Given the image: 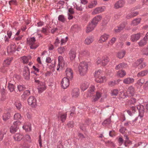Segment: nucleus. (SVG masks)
Wrapping results in <instances>:
<instances>
[{
  "label": "nucleus",
  "mask_w": 148,
  "mask_h": 148,
  "mask_svg": "<svg viewBox=\"0 0 148 148\" xmlns=\"http://www.w3.org/2000/svg\"><path fill=\"white\" fill-rule=\"evenodd\" d=\"M58 118H60L62 122H64L66 120L67 117V114L65 113H59V114L58 115Z\"/></svg>",
  "instance_id": "obj_19"
},
{
  "label": "nucleus",
  "mask_w": 148,
  "mask_h": 148,
  "mask_svg": "<svg viewBox=\"0 0 148 148\" xmlns=\"http://www.w3.org/2000/svg\"><path fill=\"white\" fill-rule=\"evenodd\" d=\"M95 79L97 82L101 83L104 82V81H106V77L104 76H101L95 78Z\"/></svg>",
  "instance_id": "obj_26"
},
{
  "label": "nucleus",
  "mask_w": 148,
  "mask_h": 148,
  "mask_svg": "<svg viewBox=\"0 0 148 148\" xmlns=\"http://www.w3.org/2000/svg\"><path fill=\"white\" fill-rule=\"evenodd\" d=\"M58 52L60 54H62L64 53V51L65 50V48L64 47H60L58 49Z\"/></svg>",
  "instance_id": "obj_54"
},
{
  "label": "nucleus",
  "mask_w": 148,
  "mask_h": 148,
  "mask_svg": "<svg viewBox=\"0 0 148 148\" xmlns=\"http://www.w3.org/2000/svg\"><path fill=\"white\" fill-rule=\"evenodd\" d=\"M97 5V2L96 0H94L91 1L88 5L89 8H92L95 7Z\"/></svg>",
  "instance_id": "obj_35"
},
{
  "label": "nucleus",
  "mask_w": 148,
  "mask_h": 148,
  "mask_svg": "<svg viewBox=\"0 0 148 148\" xmlns=\"http://www.w3.org/2000/svg\"><path fill=\"white\" fill-rule=\"evenodd\" d=\"M23 127L26 131H30L31 130V125L30 124H28L27 125H24Z\"/></svg>",
  "instance_id": "obj_42"
},
{
  "label": "nucleus",
  "mask_w": 148,
  "mask_h": 148,
  "mask_svg": "<svg viewBox=\"0 0 148 148\" xmlns=\"http://www.w3.org/2000/svg\"><path fill=\"white\" fill-rule=\"evenodd\" d=\"M8 87L10 92L13 91L15 89L14 86L11 83L9 84Z\"/></svg>",
  "instance_id": "obj_46"
},
{
  "label": "nucleus",
  "mask_w": 148,
  "mask_h": 148,
  "mask_svg": "<svg viewBox=\"0 0 148 148\" xmlns=\"http://www.w3.org/2000/svg\"><path fill=\"white\" fill-rule=\"evenodd\" d=\"M23 135L20 134L18 133L16 134L14 136V138L16 141H20L23 138Z\"/></svg>",
  "instance_id": "obj_28"
},
{
  "label": "nucleus",
  "mask_w": 148,
  "mask_h": 148,
  "mask_svg": "<svg viewBox=\"0 0 148 148\" xmlns=\"http://www.w3.org/2000/svg\"><path fill=\"white\" fill-rule=\"evenodd\" d=\"M14 119L21 120L22 119L21 114L18 113L15 114L14 116Z\"/></svg>",
  "instance_id": "obj_43"
},
{
  "label": "nucleus",
  "mask_w": 148,
  "mask_h": 148,
  "mask_svg": "<svg viewBox=\"0 0 148 148\" xmlns=\"http://www.w3.org/2000/svg\"><path fill=\"white\" fill-rule=\"evenodd\" d=\"M145 82V80L143 79H141L139 80H138L137 83V84L140 86H142L143 84Z\"/></svg>",
  "instance_id": "obj_58"
},
{
  "label": "nucleus",
  "mask_w": 148,
  "mask_h": 148,
  "mask_svg": "<svg viewBox=\"0 0 148 148\" xmlns=\"http://www.w3.org/2000/svg\"><path fill=\"white\" fill-rule=\"evenodd\" d=\"M21 122L19 120L14 122L10 128V132L12 133H14L15 132L18 130V126L21 124Z\"/></svg>",
  "instance_id": "obj_6"
},
{
  "label": "nucleus",
  "mask_w": 148,
  "mask_h": 148,
  "mask_svg": "<svg viewBox=\"0 0 148 148\" xmlns=\"http://www.w3.org/2000/svg\"><path fill=\"white\" fill-rule=\"evenodd\" d=\"M106 9L105 6L97 7L94 9L92 12L93 15L96 14L104 12Z\"/></svg>",
  "instance_id": "obj_10"
},
{
  "label": "nucleus",
  "mask_w": 148,
  "mask_h": 148,
  "mask_svg": "<svg viewBox=\"0 0 148 148\" xmlns=\"http://www.w3.org/2000/svg\"><path fill=\"white\" fill-rule=\"evenodd\" d=\"M126 24V23H124L121 24L119 27L115 29V32L118 33L120 32L124 28H125Z\"/></svg>",
  "instance_id": "obj_23"
},
{
  "label": "nucleus",
  "mask_w": 148,
  "mask_h": 148,
  "mask_svg": "<svg viewBox=\"0 0 148 148\" xmlns=\"http://www.w3.org/2000/svg\"><path fill=\"white\" fill-rule=\"evenodd\" d=\"M67 40L68 38L67 37L64 38L62 39L61 40V44L62 45L64 44L67 41Z\"/></svg>",
  "instance_id": "obj_61"
},
{
  "label": "nucleus",
  "mask_w": 148,
  "mask_h": 148,
  "mask_svg": "<svg viewBox=\"0 0 148 148\" xmlns=\"http://www.w3.org/2000/svg\"><path fill=\"white\" fill-rule=\"evenodd\" d=\"M109 37V35L106 34H104L100 37L99 40V42L102 43L107 40Z\"/></svg>",
  "instance_id": "obj_22"
},
{
  "label": "nucleus",
  "mask_w": 148,
  "mask_h": 148,
  "mask_svg": "<svg viewBox=\"0 0 148 148\" xmlns=\"http://www.w3.org/2000/svg\"><path fill=\"white\" fill-rule=\"evenodd\" d=\"M79 91L78 88H74L72 91L71 95L73 97H77L79 96Z\"/></svg>",
  "instance_id": "obj_17"
},
{
  "label": "nucleus",
  "mask_w": 148,
  "mask_h": 148,
  "mask_svg": "<svg viewBox=\"0 0 148 148\" xmlns=\"http://www.w3.org/2000/svg\"><path fill=\"white\" fill-rule=\"evenodd\" d=\"M58 64L57 67V70L58 71L61 70L64 67L65 61L63 57L60 56L58 58Z\"/></svg>",
  "instance_id": "obj_7"
},
{
  "label": "nucleus",
  "mask_w": 148,
  "mask_h": 148,
  "mask_svg": "<svg viewBox=\"0 0 148 148\" xmlns=\"http://www.w3.org/2000/svg\"><path fill=\"white\" fill-rule=\"evenodd\" d=\"M127 65L124 63H121L117 65L115 67V69L116 70H118L121 68H123L126 67Z\"/></svg>",
  "instance_id": "obj_40"
},
{
  "label": "nucleus",
  "mask_w": 148,
  "mask_h": 148,
  "mask_svg": "<svg viewBox=\"0 0 148 148\" xmlns=\"http://www.w3.org/2000/svg\"><path fill=\"white\" fill-rule=\"evenodd\" d=\"M6 66L3 65V67L0 69V71L3 73L6 72V69L5 68V67Z\"/></svg>",
  "instance_id": "obj_60"
},
{
  "label": "nucleus",
  "mask_w": 148,
  "mask_h": 148,
  "mask_svg": "<svg viewBox=\"0 0 148 148\" xmlns=\"http://www.w3.org/2000/svg\"><path fill=\"white\" fill-rule=\"evenodd\" d=\"M79 71L80 74L81 75H85L88 70V64L87 62H81L79 66Z\"/></svg>",
  "instance_id": "obj_3"
},
{
  "label": "nucleus",
  "mask_w": 148,
  "mask_h": 148,
  "mask_svg": "<svg viewBox=\"0 0 148 148\" xmlns=\"http://www.w3.org/2000/svg\"><path fill=\"white\" fill-rule=\"evenodd\" d=\"M125 52L124 51H122L119 52L117 54V56L119 58H123L125 55Z\"/></svg>",
  "instance_id": "obj_41"
},
{
  "label": "nucleus",
  "mask_w": 148,
  "mask_h": 148,
  "mask_svg": "<svg viewBox=\"0 0 148 148\" xmlns=\"http://www.w3.org/2000/svg\"><path fill=\"white\" fill-rule=\"evenodd\" d=\"M142 52L143 54L148 55V45L145 48L142 49Z\"/></svg>",
  "instance_id": "obj_47"
},
{
  "label": "nucleus",
  "mask_w": 148,
  "mask_h": 148,
  "mask_svg": "<svg viewBox=\"0 0 148 148\" xmlns=\"http://www.w3.org/2000/svg\"><path fill=\"white\" fill-rule=\"evenodd\" d=\"M28 104L32 107H35L37 105L36 100L34 97L31 96L27 99Z\"/></svg>",
  "instance_id": "obj_8"
},
{
  "label": "nucleus",
  "mask_w": 148,
  "mask_h": 148,
  "mask_svg": "<svg viewBox=\"0 0 148 148\" xmlns=\"http://www.w3.org/2000/svg\"><path fill=\"white\" fill-rule=\"evenodd\" d=\"M115 82H116L115 81H110L109 82L108 84L110 86L112 87L114 86L116 84Z\"/></svg>",
  "instance_id": "obj_63"
},
{
  "label": "nucleus",
  "mask_w": 148,
  "mask_h": 148,
  "mask_svg": "<svg viewBox=\"0 0 148 148\" xmlns=\"http://www.w3.org/2000/svg\"><path fill=\"white\" fill-rule=\"evenodd\" d=\"M35 82L38 84V89L39 93H41L46 89V86L44 83L40 82L39 79L37 78L35 79Z\"/></svg>",
  "instance_id": "obj_5"
},
{
  "label": "nucleus",
  "mask_w": 148,
  "mask_h": 148,
  "mask_svg": "<svg viewBox=\"0 0 148 148\" xmlns=\"http://www.w3.org/2000/svg\"><path fill=\"white\" fill-rule=\"evenodd\" d=\"M126 140H125L124 142V145L125 146H127V145L130 144V141L129 140L127 136H125Z\"/></svg>",
  "instance_id": "obj_53"
},
{
  "label": "nucleus",
  "mask_w": 148,
  "mask_h": 148,
  "mask_svg": "<svg viewBox=\"0 0 148 148\" xmlns=\"http://www.w3.org/2000/svg\"><path fill=\"white\" fill-rule=\"evenodd\" d=\"M136 101V100L134 98H131L130 100L129 101L128 103L130 105H134Z\"/></svg>",
  "instance_id": "obj_51"
},
{
  "label": "nucleus",
  "mask_w": 148,
  "mask_h": 148,
  "mask_svg": "<svg viewBox=\"0 0 148 148\" xmlns=\"http://www.w3.org/2000/svg\"><path fill=\"white\" fill-rule=\"evenodd\" d=\"M147 40L145 39V38H144L141 40L139 42H138V44L140 47H143L147 43Z\"/></svg>",
  "instance_id": "obj_32"
},
{
  "label": "nucleus",
  "mask_w": 148,
  "mask_h": 148,
  "mask_svg": "<svg viewBox=\"0 0 148 148\" xmlns=\"http://www.w3.org/2000/svg\"><path fill=\"white\" fill-rule=\"evenodd\" d=\"M76 51L74 49H72L69 51V55L71 60L73 61L74 60L76 57Z\"/></svg>",
  "instance_id": "obj_14"
},
{
  "label": "nucleus",
  "mask_w": 148,
  "mask_h": 148,
  "mask_svg": "<svg viewBox=\"0 0 148 148\" xmlns=\"http://www.w3.org/2000/svg\"><path fill=\"white\" fill-rule=\"evenodd\" d=\"M10 111L9 110L5 111L3 116V119L4 121H6L10 118Z\"/></svg>",
  "instance_id": "obj_20"
},
{
  "label": "nucleus",
  "mask_w": 148,
  "mask_h": 148,
  "mask_svg": "<svg viewBox=\"0 0 148 148\" xmlns=\"http://www.w3.org/2000/svg\"><path fill=\"white\" fill-rule=\"evenodd\" d=\"M143 61V59H141L138 60L133 64V66L135 67L138 66L140 68H144L145 66L147 64L145 62H142Z\"/></svg>",
  "instance_id": "obj_9"
},
{
  "label": "nucleus",
  "mask_w": 148,
  "mask_h": 148,
  "mask_svg": "<svg viewBox=\"0 0 148 148\" xmlns=\"http://www.w3.org/2000/svg\"><path fill=\"white\" fill-rule=\"evenodd\" d=\"M101 71L100 70H99L97 71H96L95 72L94 75V77H95V78L101 76L100 75L101 73Z\"/></svg>",
  "instance_id": "obj_48"
},
{
  "label": "nucleus",
  "mask_w": 148,
  "mask_h": 148,
  "mask_svg": "<svg viewBox=\"0 0 148 148\" xmlns=\"http://www.w3.org/2000/svg\"><path fill=\"white\" fill-rule=\"evenodd\" d=\"M15 105L17 108L18 110H20L21 108V105L20 101H17L15 102Z\"/></svg>",
  "instance_id": "obj_52"
},
{
  "label": "nucleus",
  "mask_w": 148,
  "mask_h": 148,
  "mask_svg": "<svg viewBox=\"0 0 148 148\" xmlns=\"http://www.w3.org/2000/svg\"><path fill=\"white\" fill-rule=\"evenodd\" d=\"M58 19L60 21L63 22H64L65 21V19L64 16L63 15H59L58 18Z\"/></svg>",
  "instance_id": "obj_56"
},
{
  "label": "nucleus",
  "mask_w": 148,
  "mask_h": 148,
  "mask_svg": "<svg viewBox=\"0 0 148 148\" xmlns=\"http://www.w3.org/2000/svg\"><path fill=\"white\" fill-rule=\"evenodd\" d=\"M109 61V59L107 57H103L102 58V65H106Z\"/></svg>",
  "instance_id": "obj_29"
},
{
  "label": "nucleus",
  "mask_w": 148,
  "mask_h": 148,
  "mask_svg": "<svg viewBox=\"0 0 148 148\" xmlns=\"http://www.w3.org/2000/svg\"><path fill=\"white\" fill-rule=\"evenodd\" d=\"M101 19L102 16H101L97 15L93 19L92 21L97 25L98 22L101 20Z\"/></svg>",
  "instance_id": "obj_25"
},
{
  "label": "nucleus",
  "mask_w": 148,
  "mask_h": 148,
  "mask_svg": "<svg viewBox=\"0 0 148 148\" xmlns=\"http://www.w3.org/2000/svg\"><path fill=\"white\" fill-rule=\"evenodd\" d=\"M95 88L94 86H91L88 89L86 95L87 97H91L92 101L93 102L97 101L101 97V95L99 92H95Z\"/></svg>",
  "instance_id": "obj_1"
},
{
  "label": "nucleus",
  "mask_w": 148,
  "mask_h": 148,
  "mask_svg": "<svg viewBox=\"0 0 148 148\" xmlns=\"http://www.w3.org/2000/svg\"><path fill=\"white\" fill-rule=\"evenodd\" d=\"M125 2L123 0L119 1L114 5V7L116 8H119L123 7L124 5Z\"/></svg>",
  "instance_id": "obj_18"
},
{
  "label": "nucleus",
  "mask_w": 148,
  "mask_h": 148,
  "mask_svg": "<svg viewBox=\"0 0 148 148\" xmlns=\"http://www.w3.org/2000/svg\"><path fill=\"white\" fill-rule=\"evenodd\" d=\"M66 75L67 77L70 79L72 78L73 76V70L70 68H67L65 71Z\"/></svg>",
  "instance_id": "obj_16"
},
{
  "label": "nucleus",
  "mask_w": 148,
  "mask_h": 148,
  "mask_svg": "<svg viewBox=\"0 0 148 148\" xmlns=\"http://www.w3.org/2000/svg\"><path fill=\"white\" fill-rule=\"evenodd\" d=\"M120 97L122 98H125L127 96V95H126L125 92L123 91H122L120 92V94H119Z\"/></svg>",
  "instance_id": "obj_55"
},
{
  "label": "nucleus",
  "mask_w": 148,
  "mask_h": 148,
  "mask_svg": "<svg viewBox=\"0 0 148 148\" xmlns=\"http://www.w3.org/2000/svg\"><path fill=\"white\" fill-rule=\"evenodd\" d=\"M134 82V79L133 78L128 77L125 79L123 80V82L125 84H132Z\"/></svg>",
  "instance_id": "obj_24"
},
{
  "label": "nucleus",
  "mask_w": 148,
  "mask_h": 148,
  "mask_svg": "<svg viewBox=\"0 0 148 148\" xmlns=\"http://www.w3.org/2000/svg\"><path fill=\"white\" fill-rule=\"evenodd\" d=\"M9 4L10 5H17V1L16 0H11L9 2Z\"/></svg>",
  "instance_id": "obj_57"
},
{
  "label": "nucleus",
  "mask_w": 148,
  "mask_h": 148,
  "mask_svg": "<svg viewBox=\"0 0 148 148\" xmlns=\"http://www.w3.org/2000/svg\"><path fill=\"white\" fill-rule=\"evenodd\" d=\"M119 92L118 90L117 89H114L111 91L112 96H117Z\"/></svg>",
  "instance_id": "obj_50"
},
{
  "label": "nucleus",
  "mask_w": 148,
  "mask_h": 148,
  "mask_svg": "<svg viewBox=\"0 0 148 148\" xmlns=\"http://www.w3.org/2000/svg\"><path fill=\"white\" fill-rule=\"evenodd\" d=\"M93 41V38L91 37H88L85 40L84 43L87 45L91 43Z\"/></svg>",
  "instance_id": "obj_37"
},
{
  "label": "nucleus",
  "mask_w": 148,
  "mask_h": 148,
  "mask_svg": "<svg viewBox=\"0 0 148 148\" xmlns=\"http://www.w3.org/2000/svg\"><path fill=\"white\" fill-rule=\"evenodd\" d=\"M27 43L31 49H35L39 46V44L36 42V40L34 37L27 39Z\"/></svg>",
  "instance_id": "obj_4"
},
{
  "label": "nucleus",
  "mask_w": 148,
  "mask_h": 148,
  "mask_svg": "<svg viewBox=\"0 0 148 148\" xmlns=\"http://www.w3.org/2000/svg\"><path fill=\"white\" fill-rule=\"evenodd\" d=\"M89 83L87 82H85L82 83L81 86V88L82 90L84 91L88 87Z\"/></svg>",
  "instance_id": "obj_30"
},
{
  "label": "nucleus",
  "mask_w": 148,
  "mask_h": 148,
  "mask_svg": "<svg viewBox=\"0 0 148 148\" xmlns=\"http://www.w3.org/2000/svg\"><path fill=\"white\" fill-rule=\"evenodd\" d=\"M16 45L15 44H12L9 46L7 48L8 52H11L14 51L15 50Z\"/></svg>",
  "instance_id": "obj_33"
},
{
  "label": "nucleus",
  "mask_w": 148,
  "mask_h": 148,
  "mask_svg": "<svg viewBox=\"0 0 148 148\" xmlns=\"http://www.w3.org/2000/svg\"><path fill=\"white\" fill-rule=\"evenodd\" d=\"M12 60V58H7L4 61L3 65L7 66L10 64Z\"/></svg>",
  "instance_id": "obj_31"
},
{
  "label": "nucleus",
  "mask_w": 148,
  "mask_h": 148,
  "mask_svg": "<svg viewBox=\"0 0 148 148\" xmlns=\"http://www.w3.org/2000/svg\"><path fill=\"white\" fill-rule=\"evenodd\" d=\"M140 18H138L133 20L132 22V25H136L138 24L141 21Z\"/></svg>",
  "instance_id": "obj_39"
},
{
  "label": "nucleus",
  "mask_w": 148,
  "mask_h": 148,
  "mask_svg": "<svg viewBox=\"0 0 148 148\" xmlns=\"http://www.w3.org/2000/svg\"><path fill=\"white\" fill-rule=\"evenodd\" d=\"M18 89L19 91H21L24 90L25 88L23 86L19 85L17 86Z\"/></svg>",
  "instance_id": "obj_62"
},
{
  "label": "nucleus",
  "mask_w": 148,
  "mask_h": 148,
  "mask_svg": "<svg viewBox=\"0 0 148 148\" xmlns=\"http://www.w3.org/2000/svg\"><path fill=\"white\" fill-rule=\"evenodd\" d=\"M126 131V129L123 127H122L120 129V132L123 134H124L125 132Z\"/></svg>",
  "instance_id": "obj_64"
},
{
  "label": "nucleus",
  "mask_w": 148,
  "mask_h": 148,
  "mask_svg": "<svg viewBox=\"0 0 148 148\" xmlns=\"http://www.w3.org/2000/svg\"><path fill=\"white\" fill-rule=\"evenodd\" d=\"M96 25L91 21L88 25L86 29L87 33L89 32L92 31L96 26Z\"/></svg>",
  "instance_id": "obj_12"
},
{
  "label": "nucleus",
  "mask_w": 148,
  "mask_h": 148,
  "mask_svg": "<svg viewBox=\"0 0 148 148\" xmlns=\"http://www.w3.org/2000/svg\"><path fill=\"white\" fill-rule=\"evenodd\" d=\"M148 73V70H145L140 72L138 73L137 76L138 77H143L146 75Z\"/></svg>",
  "instance_id": "obj_38"
},
{
  "label": "nucleus",
  "mask_w": 148,
  "mask_h": 148,
  "mask_svg": "<svg viewBox=\"0 0 148 148\" xmlns=\"http://www.w3.org/2000/svg\"><path fill=\"white\" fill-rule=\"evenodd\" d=\"M126 74L125 71L124 70L119 71L117 73V75L121 77H124Z\"/></svg>",
  "instance_id": "obj_34"
},
{
  "label": "nucleus",
  "mask_w": 148,
  "mask_h": 148,
  "mask_svg": "<svg viewBox=\"0 0 148 148\" xmlns=\"http://www.w3.org/2000/svg\"><path fill=\"white\" fill-rule=\"evenodd\" d=\"M68 13V19L71 20L73 18L72 15L74 13V11L73 9L69 8V9Z\"/></svg>",
  "instance_id": "obj_27"
},
{
  "label": "nucleus",
  "mask_w": 148,
  "mask_h": 148,
  "mask_svg": "<svg viewBox=\"0 0 148 148\" xmlns=\"http://www.w3.org/2000/svg\"><path fill=\"white\" fill-rule=\"evenodd\" d=\"M61 84L62 87L64 89L66 88L69 86V79L67 77H64L62 79Z\"/></svg>",
  "instance_id": "obj_11"
},
{
  "label": "nucleus",
  "mask_w": 148,
  "mask_h": 148,
  "mask_svg": "<svg viewBox=\"0 0 148 148\" xmlns=\"http://www.w3.org/2000/svg\"><path fill=\"white\" fill-rule=\"evenodd\" d=\"M23 75L25 79L27 80L29 79L30 73L27 68L24 70L23 72Z\"/></svg>",
  "instance_id": "obj_21"
},
{
  "label": "nucleus",
  "mask_w": 148,
  "mask_h": 148,
  "mask_svg": "<svg viewBox=\"0 0 148 148\" xmlns=\"http://www.w3.org/2000/svg\"><path fill=\"white\" fill-rule=\"evenodd\" d=\"M110 119L108 118L105 120L102 123V125L103 126H107L110 123Z\"/></svg>",
  "instance_id": "obj_44"
},
{
  "label": "nucleus",
  "mask_w": 148,
  "mask_h": 148,
  "mask_svg": "<svg viewBox=\"0 0 148 148\" xmlns=\"http://www.w3.org/2000/svg\"><path fill=\"white\" fill-rule=\"evenodd\" d=\"M29 57H27L26 56H23L21 58V59L22 60L24 64H26L27 63L29 59Z\"/></svg>",
  "instance_id": "obj_45"
},
{
  "label": "nucleus",
  "mask_w": 148,
  "mask_h": 148,
  "mask_svg": "<svg viewBox=\"0 0 148 148\" xmlns=\"http://www.w3.org/2000/svg\"><path fill=\"white\" fill-rule=\"evenodd\" d=\"M142 34L139 33L132 35L131 37V40L133 42L136 41L138 40L142 36Z\"/></svg>",
  "instance_id": "obj_15"
},
{
  "label": "nucleus",
  "mask_w": 148,
  "mask_h": 148,
  "mask_svg": "<svg viewBox=\"0 0 148 148\" xmlns=\"http://www.w3.org/2000/svg\"><path fill=\"white\" fill-rule=\"evenodd\" d=\"M137 109L139 112V116L140 117V118L138 117L136 118L132 122H130V124L134 126H138L140 125L142 121V118L144 115V108L143 106L140 104L137 106Z\"/></svg>",
  "instance_id": "obj_2"
},
{
  "label": "nucleus",
  "mask_w": 148,
  "mask_h": 148,
  "mask_svg": "<svg viewBox=\"0 0 148 148\" xmlns=\"http://www.w3.org/2000/svg\"><path fill=\"white\" fill-rule=\"evenodd\" d=\"M135 92V90L134 88L132 86H130L127 89L126 94L128 96H132L134 95Z\"/></svg>",
  "instance_id": "obj_13"
},
{
  "label": "nucleus",
  "mask_w": 148,
  "mask_h": 148,
  "mask_svg": "<svg viewBox=\"0 0 148 148\" xmlns=\"http://www.w3.org/2000/svg\"><path fill=\"white\" fill-rule=\"evenodd\" d=\"M67 125L69 127L72 128L74 126V123L73 121L69 122Z\"/></svg>",
  "instance_id": "obj_59"
},
{
  "label": "nucleus",
  "mask_w": 148,
  "mask_h": 148,
  "mask_svg": "<svg viewBox=\"0 0 148 148\" xmlns=\"http://www.w3.org/2000/svg\"><path fill=\"white\" fill-rule=\"evenodd\" d=\"M30 94V92L29 91V90H25L24 92L23 95H22V97L23 98H24L26 96L29 95Z\"/></svg>",
  "instance_id": "obj_49"
},
{
  "label": "nucleus",
  "mask_w": 148,
  "mask_h": 148,
  "mask_svg": "<svg viewBox=\"0 0 148 148\" xmlns=\"http://www.w3.org/2000/svg\"><path fill=\"white\" fill-rule=\"evenodd\" d=\"M79 55L80 56H87L89 55V53L87 50H85L80 52Z\"/></svg>",
  "instance_id": "obj_36"
}]
</instances>
